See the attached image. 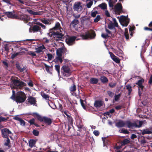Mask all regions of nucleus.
<instances>
[{
  "label": "nucleus",
  "mask_w": 152,
  "mask_h": 152,
  "mask_svg": "<svg viewBox=\"0 0 152 152\" xmlns=\"http://www.w3.org/2000/svg\"><path fill=\"white\" fill-rule=\"evenodd\" d=\"M144 81L143 79H141L139 80L136 83V84L138 85L139 88V94L140 95L142 94V92L141 91V90H142V89L144 87V86H142V84Z\"/></svg>",
  "instance_id": "obj_8"
},
{
  "label": "nucleus",
  "mask_w": 152,
  "mask_h": 152,
  "mask_svg": "<svg viewBox=\"0 0 152 152\" xmlns=\"http://www.w3.org/2000/svg\"><path fill=\"white\" fill-rule=\"evenodd\" d=\"M126 87L129 91V94L132 91L131 87L129 85H127Z\"/></svg>",
  "instance_id": "obj_42"
},
{
  "label": "nucleus",
  "mask_w": 152,
  "mask_h": 152,
  "mask_svg": "<svg viewBox=\"0 0 152 152\" xmlns=\"http://www.w3.org/2000/svg\"><path fill=\"white\" fill-rule=\"evenodd\" d=\"M73 9L75 11L80 12L83 9L82 4L79 2H76L74 5Z\"/></svg>",
  "instance_id": "obj_7"
},
{
  "label": "nucleus",
  "mask_w": 152,
  "mask_h": 152,
  "mask_svg": "<svg viewBox=\"0 0 152 152\" xmlns=\"http://www.w3.org/2000/svg\"><path fill=\"white\" fill-rule=\"evenodd\" d=\"M65 50V48L64 47L61 48L57 49L56 51V55H62L63 56Z\"/></svg>",
  "instance_id": "obj_18"
},
{
  "label": "nucleus",
  "mask_w": 152,
  "mask_h": 152,
  "mask_svg": "<svg viewBox=\"0 0 152 152\" xmlns=\"http://www.w3.org/2000/svg\"><path fill=\"white\" fill-rule=\"evenodd\" d=\"M18 15H19V18L20 19L23 20L24 21H28L29 20H30L32 19L29 16H27L26 15H24L23 14H20L19 13L18 14Z\"/></svg>",
  "instance_id": "obj_9"
},
{
  "label": "nucleus",
  "mask_w": 152,
  "mask_h": 152,
  "mask_svg": "<svg viewBox=\"0 0 152 152\" xmlns=\"http://www.w3.org/2000/svg\"><path fill=\"white\" fill-rule=\"evenodd\" d=\"M121 96V94H119L118 95H115L114 96V99L116 101H118Z\"/></svg>",
  "instance_id": "obj_41"
},
{
  "label": "nucleus",
  "mask_w": 152,
  "mask_h": 152,
  "mask_svg": "<svg viewBox=\"0 0 152 152\" xmlns=\"http://www.w3.org/2000/svg\"><path fill=\"white\" fill-rule=\"evenodd\" d=\"M79 21L77 19H75L72 22L71 24L74 27H75L79 23Z\"/></svg>",
  "instance_id": "obj_30"
},
{
  "label": "nucleus",
  "mask_w": 152,
  "mask_h": 152,
  "mask_svg": "<svg viewBox=\"0 0 152 152\" xmlns=\"http://www.w3.org/2000/svg\"><path fill=\"white\" fill-rule=\"evenodd\" d=\"M102 37L104 38H107V37H108V34H102Z\"/></svg>",
  "instance_id": "obj_64"
},
{
  "label": "nucleus",
  "mask_w": 152,
  "mask_h": 152,
  "mask_svg": "<svg viewBox=\"0 0 152 152\" xmlns=\"http://www.w3.org/2000/svg\"><path fill=\"white\" fill-rule=\"evenodd\" d=\"M76 90V86L73 84L72 86H71L69 88V90L71 92L75 91Z\"/></svg>",
  "instance_id": "obj_33"
},
{
  "label": "nucleus",
  "mask_w": 152,
  "mask_h": 152,
  "mask_svg": "<svg viewBox=\"0 0 152 152\" xmlns=\"http://www.w3.org/2000/svg\"><path fill=\"white\" fill-rule=\"evenodd\" d=\"M75 39L77 40L78 39H76V37L73 36L67 38L66 39V42L69 45H72L74 43V42Z\"/></svg>",
  "instance_id": "obj_10"
},
{
  "label": "nucleus",
  "mask_w": 152,
  "mask_h": 152,
  "mask_svg": "<svg viewBox=\"0 0 152 152\" xmlns=\"http://www.w3.org/2000/svg\"><path fill=\"white\" fill-rule=\"evenodd\" d=\"M123 53V51L121 50H120L117 52V55L119 56H121V55Z\"/></svg>",
  "instance_id": "obj_57"
},
{
  "label": "nucleus",
  "mask_w": 152,
  "mask_h": 152,
  "mask_svg": "<svg viewBox=\"0 0 152 152\" xmlns=\"http://www.w3.org/2000/svg\"><path fill=\"white\" fill-rule=\"evenodd\" d=\"M116 84L115 83H110L109 84V86L111 88H113L115 86Z\"/></svg>",
  "instance_id": "obj_58"
},
{
  "label": "nucleus",
  "mask_w": 152,
  "mask_h": 152,
  "mask_svg": "<svg viewBox=\"0 0 152 152\" xmlns=\"http://www.w3.org/2000/svg\"><path fill=\"white\" fill-rule=\"evenodd\" d=\"M119 132L120 133L125 134H128L129 133V132L126 129H120Z\"/></svg>",
  "instance_id": "obj_32"
},
{
  "label": "nucleus",
  "mask_w": 152,
  "mask_h": 152,
  "mask_svg": "<svg viewBox=\"0 0 152 152\" xmlns=\"http://www.w3.org/2000/svg\"><path fill=\"white\" fill-rule=\"evenodd\" d=\"M100 16L99 15H98L94 20V21L95 23L97 22L100 20Z\"/></svg>",
  "instance_id": "obj_43"
},
{
  "label": "nucleus",
  "mask_w": 152,
  "mask_h": 152,
  "mask_svg": "<svg viewBox=\"0 0 152 152\" xmlns=\"http://www.w3.org/2000/svg\"><path fill=\"white\" fill-rule=\"evenodd\" d=\"M33 133L34 135L36 136H38L39 134V132L36 130H34L33 131Z\"/></svg>",
  "instance_id": "obj_54"
},
{
  "label": "nucleus",
  "mask_w": 152,
  "mask_h": 152,
  "mask_svg": "<svg viewBox=\"0 0 152 152\" xmlns=\"http://www.w3.org/2000/svg\"><path fill=\"white\" fill-rule=\"evenodd\" d=\"M12 95L11 97V98L13 99H14L15 98V91L14 90H12Z\"/></svg>",
  "instance_id": "obj_62"
},
{
  "label": "nucleus",
  "mask_w": 152,
  "mask_h": 152,
  "mask_svg": "<svg viewBox=\"0 0 152 152\" xmlns=\"http://www.w3.org/2000/svg\"><path fill=\"white\" fill-rule=\"evenodd\" d=\"M10 142V139L7 138V140L6 142L4 143V145L5 146H8Z\"/></svg>",
  "instance_id": "obj_52"
},
{
  "label": "nucleus",
  "mask_w": 152,
  "mask_h": 152,
  "mask_svg": "<svg viewBox=\"0 0 152 152\" xmlns=\"http://www.w3.org/2000/svg\"><path fill=\"white\" fill-rule=\"evenodd\" d=\"M4 14L6 15L9 18H17V15L15 13L14 11L5 12H4Z\"/></svg>",
  "instance_id": "obj_11"
},
{
  "label": "nucleus",
  "mask_w": 152,
  "mask_h": 152,
  "mask_svg": "<svg viewBox=\"0 0 152 152\" xmlns=\"http://www.w3.org/2000/svg\"><path fill=\"white\" fill-rule=\"evenodd\" d=\"M41 95L43 98L45 99H47L49 97L48 95H47L43 93H41Z\"/></svg>",
  "instance_id": "obj_40"
},
{
  "label": "nucleus",
  "mask_w": 152,
  "mask_h": 152,
  "mask_svg": "<svg viewBox=\"0 0 152 152\" xmlns=\"http://www.w3.org/2000/svg\"><path fill=\"white\" fill-rule=\"evenodd\" d=\"M48 56V59L49 61H50L51 60L52 57L53 56L51 54H48L47 55Z\"/></svg>",
  "instance_id": "obj_51"
},
{
  "label": "nucleus",
  "mask_w": 152,
  "mask_h": 152,
  "mask_svg": "<svg viewBox=\"0 0 152 152\" xmlns=\"http://www.w3.org/2000/svg\"><path fill=\"white\" fill-rule=\"evenodd\" d=\"M108 26V28L111 30L114 29L115 28V27H116L112 22H111L109 23Z\"/></svg>",
  "instance_id": "obj_31"
},
{
  "label": "nucleus",
  "mask_w": 152,
  "mask_h": 152,
  "mask_svg": "<svg viewBox=\"0 0 152 152\" xmlns=\"http://www.w3.org/2000/svg\"><path fill=\"white\" fill-rule=\"evenodd\" d=\"M63 56L62 55H56V56L55 59L56 61L58 63H61L63 61Z\"/></svg>",
  "instance_id": "obj_20"
},
{
  "label": "nucleus",
  "mask_w": 152,
  "mask_h": 152,
  "mask_svg": "<svg viewBox=\"0 0 152 152\" xmlns=\"http://www.w3.org/2000/svg\"><path fill=\"white\" fill-rule=\"evenodd\" d=\"M28 102L31 105H33L36 106V99L34 97L29 96L27 99Z\"/></svg>",
  "instance_id": "obj_16"
},
{
  "label": "nucleus",
  "mask_w": 152,
  "mask_h": 152,
  "mask_svg": "<svg viewBox=\"0 0 152 152\" xmlns=\"http://www.w3.org/2000/svg\"><path fill=\"white\" fill-rule=\"evenodd\" d=\"M93 133L95 136H98L99 134V132L98 131L94 130L93 132Z\"/></svg>",
  "instance_id": "obj_56"
},
{
  "label": "nucleus",
  "mask_w": 152,
  "mask_h": 152,
  "mask_svg": "<svg viewBox=\"0 0 152 152\" xmlns=\"http://www.w3.org/2000/svg\"><path fill=\"white\" fill-rule=\"evenodd\" d=\"M129 140L127 139H124L122 142L123 144L125 145L129 143Z\"/></svg>",
  "instance_id": "obj_50"
},
{
  "label": "nucleus",
  "mask_w": 152,
  "mask_h": 152,
  "mask_svg": "<svg viewBox=\"0 0 152 152\" xmlns=\"http://www.w3.org/2000/svg\"><path fill=\"white\" fill-rule=\"evenodd\" d=\"M143 123V122L142 121H135L134 122V128L141 127Z\"/></svg>",
  "instance_id": "obj_19"
},
{
  "label": "nucleus",
  "mask_w": 152,
  "mask_h": 152,
  "mask_svg": "<svg viewBox=\"0 0 152 152\" xmlns=\"http://www.w3.org/2000/svg\"><path fill=\"white\" fill-rule=\"evenodd\" d=\"M122 6L121 4L117 3L114 7L115 11L117 12L118 14H119L122 11Z\"/></svg>",
  "instance_id": "obj_14"
},
{
  "label": "nucleus",
  "mask_w": 152,
  "mask_h": 152,
  "mask_svg": "<svg viewBox=\"0 0 152 152\" xmlns=\"http://www.w3.org/2000/svg\"><path fill=\"white\" fill-rule=\"evenodd\" d=\"M126 121L121 120H118L115 124V126L118 128L122 127L125 126Z\"/></svg>",
  "instance_id": "obj_15"
},
{
  "label": "nucleus",
  "mask_w": 152,
  "mask_h": 152,
  "mask_svg": "<svg viewBox=\"0 0 152 152\" xmlns=\"http://www.w3.org/2000/svg\"><path fill=\"white\" fill-rule=\"evenodd\" d=\"M55 67L56 70L57 71L58 74L60 73V66L58 65H56Z\"/></svg>",
  "instance_id": "obj_47"
},
{
  "label": "nucleus",
  "mask_w": 152,
  "mask_h": 152,
  "mask_svg": "<svg viewBox=\"0 0 152 152\" xmlns=\"http://www.w3.org/2000/svg\"><path fill=\"white\" fill-rule=\"evenodd\" d=\"M98 14V11H96L94 9L91 12V16L94 17H95L96 15Z\"/></svg>",
  "instance_id": "obj_36"
},
{
  "label": "nucleus",
  "mask_w": 152,
  "mask_h": 152,
  "mask_svg": "<svg viewBox=\"0 0 152 152\" xmlns=\"http://www.w3.org/2000/svg\"><path fill=\"white\" fill-rule=\"evenodd\" d=\"M126 124L129 128L133 129L134 128V122L132 123L129 121H126Z\"/></svg>",
  "instance_id": "obj_22"
},
{
  "label": "nucleus",
  "mask_w": 152,
  "mask_h": 152,
  "mask_svg": "<svg viewBox=\"0 0 152 152\" xmlns=\"http://www.w3.org/2000/svg\"><path fill=\"white\" fill-rule=\"evenodd\" d=\"M112 59L113 61L117 63H119L120 62V60L118 57H116V56H115V57L114 58Z\"/></svg>",
  "instance_id": "obj_39"
},
{
  "label": "nucleus",
  "mask_w": 152,
  "mask_h": 152,
  "mask_svg": "<svg viewBox=\"0 0 152 152\" xmlns=\"http://www.w3.org/2000/svg\"><path fill=\"white\" fill-rule=\"evenodd\" d=\"M1 133L4 138L7 137L9 134H11V132L7 128H4L1 130Z\"/></svg>",
  "instance_id": "obj_13"
},
{
  "label": "nucleus",
  "mask_w": 152,
  "mask_h": 152,
  "mask_svg": "<svg viewBox=\"0 0 152 152\" xmlns=\"http://www.w3.org/2000/svg\"><path fill=\"white\" fill-rule=\"evenodd\" d=\"M26 99L25 94L22 91L17 93L15 97L16 102L18 103H22L24 102Z\"/></svg>",
  "instance_id": "obj_3"
},
{
  "label": "nucleus",
  "mask_w": 152,
  "mask_h": 152,
  "mask_svg": "<svg viewBox=\"0 0 152 152\" xmlns=\"http://www.w3.org/2000/svg\"><path fill=\"white\" fill-rule=\"evenodd\" d=\"M109 53L110 55V56L111 58L113 59L115 57V56L114 55V54L111 52H109Z\"/></svg>",
  "instance_id": "obj_61"
},
{
  "label": "nucleus",
  "mask_w": 152,
  "mask_h": 152,
  "mask_svg": "<svg viewBox=\"0 0 152 152\" xmlns=\"http://www.w3.org/2000/svg\"><path fill=\"white\" fill-rule=\"evenodd\" d=\"M25 86V83L18 80H14L10 84V86L12 89L20 88Z\"/></svg>",
  "instance_id": "obj_2"
},
{
  "label": "nucleus",
  "mask_w": 152,
  "mask_h": 152,
  "mask_svg": "<svg viewBox=\"0 0 152 152\" xmlns=\"http://www.w3.org/2000/svg\"><path fill=\"white\" fill-rule=\"evenodd\" d=\"M99 7L103 9H106L107 7L106 4L104 3L99 4Z\"/></svg>",
  "instance_id": "obj_37"
},
{
  "label": "nucleus",
  "mask_w": 152,
  "mask_h": 152,
  "mask_svg": "<svg viewBox=\"0 0 152 152\" xmlns=\"http://www.w3.org/2000/svg\"><path fill=\"white\" fill-rule=\"evenodd\" d=\"M19 121L20 122V125H21L24 126L25 125V121L21 118L20 119Z\"/></svg>",
  "instance_id": "obj_55"
},
{
  "label": "nucleus",
  "mask_w": 152,
  "mask_h": 152,
  "mask_svg": "<svg viewBox=\"0 0 152 152\" xmlns=\"http://www.w3.org/2000/svg\"><path fill=\"white\" fill-rule=\"evenodd\" d=\"M87 4L86 6L88 8H90L92 5L93 2L94 1L95 3L96 2L95 0H87Z\"/></svg>",
  "instance_id": "obj_23"
},
{
  "label": "nucleus",
  "mask_w": 152,
  "mask_h": 152,
  "mask_svg": "<svg viewBox=\"0 0 152 152\" xmlns=\"http://www.w3.org/2000/svg\"><path fill=\"white\" fill-rule=\"evenodd\" d=\"M117 1V0H109L108 1L109 7L113 9L114 4Z\"/></svg>",
  "instance_id": "obj_24"
},
{
  "label": "nucleus",
  "mask_w": 152,
  "mask_h": 152,
  "mask_svg": "<svg viewBox=\"0 0 152 152\" xmlns=\"http://www.w3.org/2000/svg\"><path fill=\"white\" fill-rule=\"evenodd\" d=\"M20 53L17 52L16 53H14L11 56V58L12 59L14 58L15 57L17 56L18 55L20 54Z\"/></svg>",
  "instance_id": "obj_46"
},
{
  "label": "nucleus",
  "mask_w": 152,
  "mask_h": 152,
  "mask_svg": "<svg viewBox=\"0 0 152 152\" xmlns=\"http://www.w3.org/2000/svg\"><path fill=\"white\" fill-rule=\"evenodd\" d=\"M107 94L109 96L111 97H112L114 95V93L110 91H107Z\"/></svg>",
  "instance_id": "obj_48"
},
{
  "label": "nucleus",
  "mask_w": 152,
  "mask_h": 152,
  "mask_svg": "<svg viewBox=\"0 0 152 152\" xmlns=\"http://www.w3.org/2000/svg\"><path fill=\"white\" fill-rule=\"evenodd\" d=\"M40 20L42 23L45 24L49 25L51 24L50 20L48 19H41Z\"/></svg>",
  "instance_id": "obj_27"
},
{
  "label": "nucleus",
  "mask_w": 152,
  "mask_h": 152,
  "mask_svg": "<svg viewBox=\"0 0 152 152\" xmlns=\"http://www.w3.org/2000/svg\"><path fill=\"white\" fill-rule=\"evenodd\" d=\"M36 141L35 140H29V146L32 148L35 145V144L36 143Z\"/></svg>",
  "instance_id": "obj_26"
},
{
  "label": "nucleus",
  "mask_w": 152,
  "mask_h": 152,
  "mask_svg": "<svg viewBox=\"0 0 152 152\" xmlns=\"http://www.w3.org/2000/svg\"><path fill=\"white\" fill-rule=\"evenodd\" d=\"M61 72L64 76L66 77L69 76L71 73V71L69 68L67 66H64L62 67Z\"/></svg>",
  "instance_id": "obj_6"
},
{
  "label": "nucleus",
  "mask_w": 152,
  "mask_h": 152,
  "mask_svg": "<svg viewBox=\"0 0 152 152\" xmlns=\"http://www.w3.org/2000/svg\"><path fill=\"white\" fill-rule=\"evenodd\" d=\"M80 103L81 104L82 106V107L84 109H85L86 107H85L84 105V104L83 103V100L81 99H80Z\"/></svg>",
  "instance_id": "obj_59"
},
{
  "label": "nucleus",
  "mask_w": 152,
  "mask_h": 152,
  "mask_svg": "<svg viewBox=\"0 0 152 152\" xmlns=\"http://www.w3.org/2000/svg\"><path fill=\"white\" fill-rule=\"evenodd\" d=\"M151 132L150 131L147 129H144L142 132V134H151Z\"/></svg>",
  "instance_id": "obj_34"
},
{
  "label": "nucleus",
  "mask_w": 152,
  "mask_h": 152,
  "mask_svg": "<svg viewBox=\"0 0 152 152\" xmlns=\"http://www.w3.org/2000/svg\"><path fill=\"white\" fill-rule=\"evenodd\" d=\"M52 30L54 31L53 34L56 36L55 37V38L56 41L61 40V39L64 37L65 31L62 28H61L60 25L58 23H56L55 26Z\"/></svg>",
  "instance_id": "obj_1"
},
{
  "label": "nucleus",
  "mask_w": 152,
  "mask_h": 152,
  "mask_svg": "<svg viewBox=\"0 0 152 152\" xmlns=\"http://www.w3.org/2000/svg\"><path fill=\"white\" fill-rule=\"evenodd\" d=\"M98 81V79L96 78H92L90 80V82L92 84H96Z\"/></svg>",
  "instance_id": "obj_28"
},
{
  "label": "nucleus",
  "mask_w": 152,
  "mask_h": 152,
  "mask_svg": "<svg viewBox=\"0 0 152 152\" xmlns=\"http://www.w3.org/2000/svg\"><path fill=\"white\" fill-rule=\"evenodd\" d=\"M38 120L41 121H43L45 123H47L48 125H50L52 123V120L51 119L47 117H44L42 118L39 117L38 118Z\"/></svg>",
  "instance_id": "obj_12"
},
{
  "label": "nucleus",
  "mask_w": 152,
  "mask_h": 152,
  "mask_svg": "<svg viewBox=\"0 0 152 152\" xmlns=\"http://www.w3.org/2000/svg\"><path fill=\"white\" fill-rule=\"evenodd\" d=\"M45 66L46 68V70L48 73H49V67L46 64H45Z\"/></svg>",
  "instance_id": "obj_60"
},
{
  "label": "nucleus",
  "mask_w": 152,
  "mask_h": 152,
  "mask_svg": "<svg viewBox=\"0 0 152 152\" xmlns=\"http://www.w3.org/2000/svg\"><path fill=\"white\" fill-rule=\"evenodd\" d=\"M27 11L31 14L34 15H39V13L37 12H34L30 10H27Z\"/></svg>",
  "instance_id": "obj_35"
},
{
  "label": "nucleus",
  "mask_w": 152,
  "mask_h": 152,
  "mask_svg": "<svg viewBox=\"0 0 152 152\" xmlns=\"http://www.w3.org/2000/svg\"><path fill=\"white\" fill-rule=\"evenodd\" d=\"M13 119L14 120H16L19 121L21 118H20L18 117V115H17L14 116L13 118Z\"/></svg>",
  "instance_id": "obj_53"
},
{
  "label": "nucleus",
  "mask_w": 152,
  "mask_h": 152,
  "mask_svg": "<svg viewBox=\"0 0 152 152\" xmlns=\"http://www.w3.org/2000/svg\"><path fill=\"white\" fill-rule=\"evenodd\" d=\"M122 106H121V105H118V106H116L115 108L116 110H120L122 108Z\"/></svg>",
  "instance_id": "obj_63"
},
{
  "label": "nucleus",
  "mask_w": 152,
  "mask_h": 152,
  "mask_svg": "<svg viewBox=\"0 0 152 152\" xmlns=\"http://www.w3.org/2000/svg\"><path fill=\"white\" fill-rule=\"evenodd\" d=\"M45 49L44 46L43 45L39 47L36 49V52L37 53H39L41 52L43 49Z\"/></svg>",
  "instance_id": "obj_25"
},
{
  "label": "nucleus",
  "mask_w": 152,
  "mask_h": 152,
  "mask_svg": "<svg viewBox=\"0 0 152 152\" xmlns=\"http://www.w3.org/2000/svg\"><path fill=\"white\" fill-rule=\"evenodd\" d=\"M125 31L124 33V35L126 39H127L129 38V35L128 32L127 31V28L125 29Z\"/></svg>",
  "instance_id": "obj_45"
},
{
  "label": "nucleus",
  "mask_w": 152,
  "mask_h": 152,
  "mask_svg": "<svg viewBox=\"0 0 152 152\" xmlns=\"http://www.w3.org/2000/svg\"><path fill=\"white\" fill-rule=\"evenodd\" d=\"M104 102L101 100L96 101L94 103V105L96 107H99L102 106Z\"/></svg>",
  "instance_id": "obj_17"
},
{
  "label": "nucleus",
  "mask_w": 152,
  "mask_h": 152,
  "mask_svg": "<svg viewBox=\"0 0 152 152\" xmlns=\"http://www.w3.org/2000/svg\"><path fill=\"white\" fill-rule=\"evenodd\" d=\"M113 24L116 27H118V24L116 21V19L115 18H113Z\"/></svg>",
  "instance_id": "obj_44"
},
{
  "label": "nucleus",
  "mask_w": 152,
  "mask_h": 152,
  "mask_svg": "<svg viewBox=\"0 0 152 152\" xmlns=\"http://www.w3.org/2000/svg\"><path fill=\"white\" fill-rule=\"evenodd\" d=\"M9 118L8 117L6 118L1 116H0V122L2 121H4L7 120Z\"/></svg>",
  "instance_id": "obj_49"
},
{
  "label": "nucleus",
  "mask_w": 152,
  "mask_h": 152,
  "mask_svg": "<svg viewBox=\"0 0 152 152\" xmlns=\"http://www.w3.org/2000/svg\"><path fill=\"white\" fill-rule=\"evenodd\" d=\"M95 32L91 31V33L87 32L84 34L81 35L82 38L84 39H90L94 38L95 37Z\"/></svg>",
  "instance_id": "obj_5"
},
{
  "label": "nucleus",
  "mask_w": 152,
  "mask_h": 152,
  "mask_svg": "<svg viewBox=\"0 0 152 152\" xmlns=\"http://www.w3.org/2000/svg\"><path fill=\"white\" fill-rule=\"evenodd\" d=\"M34 23L36 24H37L41 26L42 28L43 29H45V26L44 25H43L41 23L38 22H35Z\"/></svg>",
  "instance_id": "obj_38"
},
{
  "label": "nucleus",
  "mask_w": 152,
  "mask_h": 152,
  "mask_svg": "<svg viewBox=\"0 0 152 152\" xmlns=\"http://www.w3.org/2000/svg\"><path fill=\"white\" fill-rule=\"evenodd\" d=\"M41 28L39 26L37 25H34L33 26L32 28V31L34 32H37L39 31L40 34H42V32L41 31Z\"/></svg>",
  "instance_id": "obj_21"
},
{
  "label": "nucleus",
  "mask_w": 152,
  "mask_h": 152,
  "mask_svg": "<svg viewBox=\"0 0 152 152\" xmlns=\"http://www.w3.org/2000/svg\"><path fill=\"white\" fill-rule=\"evenodd\" d=\"M100 79L101 82L103 83H106L108 81V80L107 78L104 76H101Z\"/></svg>",
  "instance_id": "obj_29"
},
{
  "label": "nucleus",
  "mask_w": 152,
  "mask_h": 152,
  "mask_svg": "<svg viewBox=\"0 0 152 152\" xmlns=\"http://www.w3.org/2000/svg\"><path fill=\"white\" fill-rule=\"evenodd\" d=\"M119 19V22L123 26H127L129 21V19L126 16H121L120 17H118Z\"/></svg>",
  "instance_id": "obj_4"
}]
</instances>
